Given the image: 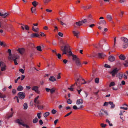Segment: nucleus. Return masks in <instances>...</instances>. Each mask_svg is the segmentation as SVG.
<instances>
[{"mask_svg":"<svg viewBox=\"0 0 128 128\" xmlns=\"http://www.w3.org/2000/svg\"><path fill=\"white\" fill-rule=\"evenodd\" d=\"M37 107L38 109L41 110L42 109L43 107L42 106L38 105Z\"/></svg>","mask_w":128,"mask_h":128,"instance_id":"48","label":"nucleus"},{"mask_svg":"<svg viewBox=\"0 0 128 128\" xmlns=\"http://www.w3.org/2000/svg\"><path fill=\"white\" fill-rule=\"evenodd\" d=\"M32 4L33 6L35 7H36L38 4V3L36 1H34L32 2Z\"/></svg>","mask_w":128,"mask_h":128,"instance_id":"34","label":"nucleus"},{"mask_svg":"<svg viewBox=\"0 0 128 128\" xmlns=\"http://www.w3.org/2000/svg\"><path fill=\"white\" fill-rule=\"evenodd\" d=\"M21 25L23 26H24L25 29L26 30H29V27L27 25H24L23 24H21Z\"/></svg>","mask_w":128,"mask_h":128,"instance_id":"35","label":"nucleus"},{"mask_svg":"<svg viewBox=\"0 0 128 128\" xmlns=\"http://www.w3.org/2000/svg\"><path fill=\"white\" fill-rule=\"evenodd\" d=\"M23 89V87L21 86H19L17 88V90L18 91H21Z\"/></svg>","mask_w":128,"mask_h":128,"instance_id":"19","label":"nucleus"},{"mask_svg":"<svg viewBox=\"0 0 128 128\" xmlns=\"http://www.w3.org/2000/svg\"><path fill=\"white\" fill-rule=\"evenodd\" d=\"M32 30L34 32H37L39 30V29L38 28L35 29L34 28V27L33 26L32 27Z\"/></svg>","mask_w":128,"mask_h":128,"instance_id":"36","label":"nucleus"},{"mask_svg":"<svg viewBox=\"0 0 128 128\" xmlns=\"http://www.w3.org/2000/svg\"><path fill=\"white\" fill-rule=\"evenodd\" d=\"M125 111H123L122 110H120V113L119 114V115L122 116L123 115V112H125Z\"/></svg>","mask_w":128,"mask_h":128,"instance_id":"46","label":"nucleus"},{"mask_svg":"<svg viewBox=\"0 0 128 128\" xmlns=\"http://www.w3.org/2000/svg\"><path fill=\"white\" fill-rule=\"evenodd\" d=\"M106 123H108V124H109V125L110 126H112V124L110 123V122L108 119H106Z\"/></svg>","mask_w":128,"mask_h":128,"instance_id":"31","label":"nucleus"},{"mask_svg":"<svg viewBox=\"0 0 128 128\" xmlns=\"http://www.w3.org/2000/svg\"><path fill=\"white\" fill-rule=\"evenodd\" d=\"M56 112V111L54 109H53L52 110V113L53 114H55Z\"/></svg>","mask_w":128,"mask_h":128,"instance_id":"44","label":"nucleus"},{"mask_svg":"<svg viewBox=\"0 0 128 128\" xmlns=\"http://www.w3.org/2000/svg\"><path fill=\"white\" fill-rule=\"evenodd\" d=\"M67 103L68 104H71L72 102V101L70 100V98L68 99L67 101Z\"/></svg>","mask_w":128,"mask_h":128,"instance_id":"45","label":"nucleus"},{"mask_svg":"<svg viewBox=\"0 0 128 128\" xmlns=\"http://www.w3.org/2000/svg\"><path fill=\"white\" fill-rule=\"evenodd\" d=\"M121 39L124 42H128V40L126 38L122 37L121 38Z\"/></svg>","mask_w":128,"mask_h":128,"instance_id":"22","label":"nucleus"},{"mask_svg":"<svg viewBox=\"0 0 128 128\" xmlns=\"http://www.w3.org/2000/svg\"><path fill=\"white\" fill-rule=\"evenodd\" d=\"M81 8L84 9V10H86L87 9V6H84L82 5Z\"/></svg>","mask_w":128,"mask_h":128,"instance_id":"40","label":"nucleus"},{"mask_svg":"<svg viewBox=\"0 0 128 128\" xmlns=\"http://www.w3.org/2000/svg\"><path fill=\"white\" fill-rule=\"evenodd\" d=\"M8 52L9 53V56L8 57V59L9 60H13L15 65H17L18 64L16 60L19 58V56L16 54H13L12 55L11 54V50L10 49H8Z\"/></svg>","mask_w":128,"mask_h":128,"instance_id":"1","label":"nucleus"},{"mask_svg":"<svg viewBox=\"0 0 128 128\" xmlns=\"http://www.w3.org/2000/svg\"><path fill=\"white\" fill-rule=\"evenodd\" d=\"M124 12L123 11H121L120 12V16L121 17H122L123 16V15L124 14Z\"/></svg>","mask_w":128,"mask_h":128,"instance_id":"60","label":"nucleus"},{"mask_svg":"<svg viewBox=\"0 0 128 128\" xmlns=\"http://www.w3.org/2000/svg\"><path fill=\"white\" fill-rule=\"evenodd\" d=\"M39 97V96H37L36 97L34 100V102L37 104H39V102L38 101V98Z\"/></svg>","mask_w":128,"mask_h":128,"instance_id":"20","label":"nucleus"},{"mask_svg":"<svg viewBox=\"0 0 128 128\" xmlns=\"http://www.w3.org/2000/svg\"><path fill=\"white\" fill-rule=\"evenodd\" d=\"M50 114V113L48 112H46L44 113V116L46 118Z\"/></svg>","mask_w":128,"mask_h":128,"instance_id":"30","label":"nucleus"},{"mask_svg":"<svg viewBox=\"0 0 128 128\" xmlns=\"http://www.w3.org/2000/svg\"><path fill=\"white\" fill-rule=\"evenodd\" d=\"M72 111L68 113L67 114H66V115H65L64 116V117H66L69 116V115L70 114H72Z\"/></svg>","mask_w":128,"mask_h":128,"instance_id":"52","label":"nucleus"},{"mask_svg":"<svg viewBox=\"0 0 128 128\" xmlns=\"http://www.w3.org/2000/svg\"><path fill=\"white\" fill-rule=\"evenodd\" d=\"M38 119L37 118H35L32 120V122L36 124L38 122Z\"/></svg>","mask_w":128,"mask_h":128,"instance_id":"29","label":"nucleus"},{"mask_svg":"<svg viewBox=\"0 0 128 128\" xmlns=\"http://www.w3.org/2000/svg\"><path fill=\"white\" fill-rule=\"evenodd\" d=\"M60 73H59L58 74L57 76V78L58 79H60L61 78V76H60Z\"/></svg>","mask_w":128,"mask_h":128,"instance_id":"61","label":"nucleus"},{"mask_svg":"<svg viewBox=\"0 0 128 128\" xmlns=\"http://www.w3.org/2000/svg\"><path fill=\"white\" fill-rule=\"evenodd\" d=\"M128 42H124L123 44V47L124 48H126L128 46Z\"/></svg>","mask_w":128,"mask_h":128,"instance_id":"28","label":"nucleus"},{"mask_svg":"<svg viewBox=\"0 0 128 128\" xmlns=\"http://www.w3.org/2000/svg\"><path fill=\"white\" fill-rule=\"evenodd\" d=\"M6 96L5 94H2L1 92H0V98H3L4 100H5L4 98H6Z\"/></svg>","mask_w":128,"mask_h":128,"instance_id":"21","label":"nucleus"},{"mask_svg":"<svg viewBox=\"0 0 128 128\" xmlns=\"http://www.w3.org/2000/svg\"><path fill=\"white\" fill-rule=\"evenodd\" d=\"M49 80L50 81L52 82H54L56 81V80L55 78L53 76H50L49 78Z\"/></svg>","mask_w":128,"mask_h":128,"instance_id":"13","label":"nucleus"},{"mask_svg":"<svg viewBox=\"0 0 128 128\" xmlns=\"http://www.w3.org/2000/svg\"><path fill=\"white\" fill-rule=\"evenodd\" d=\"M119 57L120 58L121 60H124L125 59V56L124 55H122V54H121L119 56Z\"/></svg>","mask_w":128,"mask_h":128,"instance_id":"26","label":"nucleus"},{"mask_svg":"<svg viewBox=\"0 0 128 128\" xmlns=\"http://www.w3.org/2000/svg\"><path fill=\"white\" fill-rule=\"evenodd\" d=\"M115 85V84L114 82H112L110 83L109 85V87H110L111 86H114Z\"/></svg>","mask_w":128,"mask_h":128,"instance_id":"37","label":"nucleus"},{"mask_svg":"<svg viewBox=\"0 0 128 128\" xmlns=\"http://www.w3.org/2000/svg\"><path fill=\"white\" fill-rule=\"evenodd\" d=\"M16 122L19 124L25 126L27 128H30V127L28 126L24 123V122L22 119H18L16 120Z\"/></svg>","mask_w":128,"mask_h":128,"instance_id":"4","label":"nucleus"},{"mask_svg":"<svg viewBox=\"0 0 128 128\" xmlns=\"http://www.w3.org/2000/svg\"><path fill=\"white\" fill-rule=\"evenodd\" d=\"M102 111L103 112V113H104V114H105L106 115H108V114L106 111L104 110V109H102Z\"/></svg>","mask_w":128,"mask_h":128,"instance_id":"33","label":"nucleus"},{"mask_svg":"<svg viewBox=\"0 0 128 128\" xmlns=\"http://www.w3.org/2000/svg\"><path fill=\"white\" fill-rule=\"evenodd\" d=\"M69 46L68 45L65 46L64 47L63 46L61 47V50L63 52V54H66L67 52H68L70 56L72 54V52L70 51L68 52V49H70Z\"/></svg>","mask_w":128,"mask_h":128,"instance_id":"2","label":"nucleus"},{"mask_svg":"<svg viewBox=\"0 0 128 128\" xmlns=\"http://www.w3.org/2000/svg\"><path fill=\"white\" fill-rule=\"evenodd\" d=\"M38 87L37 86H34L32 88V90L34 91L36 93L39 94L40 91L38 90Z\"/></svg>","mask_w":128,"mask_h":128,"instance_id":"9","label":"nucleus"},{"mask_svg":"<svg viewBox=\"0 0 128 128\" xmlns=\"http://www.w3.org/2000/svg\"><path fill=\"white\" fill-rule=\"evenodd\" d=\"M4 64L3 62H0V67L2 66H3V65Z\"/></svg>","mask_w":128,"mask_h":128,"instance_id":"64","label":"nucleus"},{"mask_svg":"<svg viewBox=\"0 0 128 128\" xmlns=\"http://www.w3.org/2000/svg\"><path fill=\"white\" fill-rule=\"evenodd\" d=\"M16 90L15 89H13L12 90V93L14 94L16 93Z\"/></svg>","mask_w":128,"mask_h":128,"instance_id":"59","label":"nucleus"},{"mask_svg":"<svg viewBox=\"0 0 128 128\" xmlns=\"http://www.w3.org/2000/svg\"><path fill=\"white\" fill-rule=\"evenodd\" d=\"M116 76L118 77L119 79L121 80L123 77V74H120V73H118L117 74Z\"/></svg>","mask_w":128,"mask_h":128,"instance_id":"14","label":"nucleus"},{"mask_svg":"<svg viewBox=\"0 0 128 128\" xmlns=\"http://www.w3.org/2000/svg\"><path fill=\"white\" fill-rule=\"evenodd\" d=\"M19 71L21 72L22 74H23L24 73V70L22 69H20L19 70Z\"/></svg>","mask_w":128,"mask_h":128,"instance_id":"47","label":"nucleus"},{"mask_svg":"<svg viewBox=\"0 0 128 128\" xmlns=\"http://www.w3.org/2000/svg\"><path fill=\"white\" fill-rule=\"evenodd\" d=\"M72 32L73 34H74V36H76L78 38V35L79 34L80 32L78 31H73Z\"/></svg>","mask_w":128,"mask_h":128,"instance_id":"11","label":"nucleus"},{"mask_svg":"<svg viewBox=\"0 0 128 128\" xmlns=\"http://www.w3.org/2000/svg\"><path fill=\"white\" fill-rule=\"evenodd\" d=\"M8 15V13H5L4 14H2L0 12V16H2L4 18H5L6 16Z\"/></svg>","mask_w":128,"mask_h":128,"instance_id":"24","label":"nucleus"},{"mask_svg":"<svg viewBox=\"0 0 128 128\" xmlns=\"http://www.w3.org/2000/svg\"><path fill=\"white\" fill-rule=\"evenodd\" d=\"M87 22V20L84 19L83 20L78 22H76V25L77 26H80L82 25L83 24H85Z\"/></svg>","mask_w":128,"mask_h":128,"instance_id":"7","label":"nucleus"},{"mask_svg":"<svg viewBox=\"0 0 128 128\" xmlns=\"http://www.w3.org/2000/svg\"><path fill=\"white\" fill-rule=\"evenodd\" d=\"M31 10L32 13L36 11V9L35 8L32 7L31 8Z\"/></svg>","mask_w":128,"mask_h":128,"instance_id":"41","label":"nucleus"},{"mask_svg":"<svg viewBox=\"0 0 128 128\" xmlns=\"http://www.w3.org/2000/svg\"><path fill=\"white\" fill-rule=\"evenodd\" d=\"M109 104L111 106V108H113L115 107V105L113 104V102H109Z\"/></svg>","mask_w":128,"mask_h":128,"instance_id":"23","label":"nucleus"},{"mask_svg":"<svg viewBox=\"0 0 128 128\" xmlns=\"http://www.w3.org/2000/svg\"><path fill=\"white\" fill-rule=\"evenodd\" d=\"M106 22L104 20H100V22L98 23L101 25L105 26L106 24Z\"/></svg>","mask_w":128,"mask_h":128,"instance_id":"10","label":"nucleus"},{"mask_svg":"<svg viewBox=\"0 0 128 128\" xmlns=\"http://www.w3.org/2000/svg\"><path fill=\"white\" fill-rule=\"evenodd\" d=\"M15 113L14 111L13 108H12L10 109V111L9 112L8 114H7V118L9 119L10 118L12 117L13 114Z\"/></svg>","mask_w":128,"mask_h":128,"instance_id":"5","label":"nucleus"},{"mask_svg":"<svg viewBox=\"0 0 128 128\" xmlns=\"http://www.w3.org/2000/svg\"><path fill=\"white\" fill-rule=\"evenodd\" d=\"M72 57L73 60L75 62L76 65L79 66H81V64L80 62L79 59L78 58L76 55H73Z\"/></svg>","mask_w":128,"mask_h":128,"instance_id":"3","label":"nucleus"},{"mask_svg":"<svg viewBox=\"0 0 128 128\" xmlns=\"http://www.w3.org/2000/svg\"><path fill=\"white\" fill-rule=\"evenodd\" d=\"M18 95L19 98L21 99H22L25 98V94L23 92H18Z\"/></svg>","mask_w":128,"mask_h":128,"instance_id":"6","label":"nucleus"},{"mask_svg":"<svg viewBox=\"0 0 128 128\" xmlns=\"http://www.w3.org/2000/svg\"><path fill=\"white\" fill-rule=\"evenodd\" d=\"M36 48L37 49V50L39 51H41L42 50L41 48V47L40 46H37L36 47Z\"/></svg>","mask_w":128,"mask_h":128,"instance_id":"38","label":"nucleus"},{"mask_svg":"<svg viewBox=\"0 0 128 128\" xmlns=\"http://www.w3.org/2000/svg\"><path fill=\"white\" fill-rule=\"evenodd\" d=\"M51 0H44V2L45 4L48 3V2L50 1Z\"/></svg>","mask_w":128,"mask_h":128,"instance_id":"55","label":"nucleus"},{"mask_svg":"<svg viewBox=\"0 0 128 128\" xmlns=\"http://www.w3.org/2000/svg\"><path fill=\"white\" fill-rule=\"evenodd\" d=\"M58 35L60 37H62L63 36V34L61 32H59L58 33Z\"/></svg>","mask_w":128,"mask_h":128,"instance_id":"49","label":"nucleus"},{"mask_svg":"<svg viewBox=\"0 0 128 128\" xmlns=\"http://www.w3.org/2000/svg\"><path fill=\"white\" fill-rule=\"evenodd\" d=\"M108 60L110 62H113L115 60L114 57L112 56H110L108 58Z\"/></svg>","mask_w":128,"mask_h":128,"instance_id":"18","label":"nucleus"},{"mask_svg":"<svg viewBox=\"0 0 128 128\" xmlns=\"http://www.w3.org/2000/svg\"><path fill=\"white\" fill-rule=\"evenodd\" d=\"M100 125L102 127L105 128L107 125L106 124H104L102 123Z\"/></svg>","mask_w":128,"mask_h":128,"instance_id":"50","label":"nucleus"},{"mask_svg":"<svg viewBox=\"0 0 128 128\" xmlns=\"http://www.w3.org/2000/svg\"><path fill=\"white\" fill-rule=\"evenodd\" d=\"M108 104H109V102H106L104 103L103 106H108Z\"/></svg>","mask_w":128,"mask_h":128,"instance_id":"54","label":"nucleus"},{"mask_svg":"<svg viewBox=\"0 0 128 128\" xmlns=\"http://www.w3.org/2000/svg\"><path fill=\"white\" fill-rule=\"evenodd\" d=\"M39 36V34H38L34 33L32 34L31 35V37L32 38H35L38 37Z\"/></svg>","mask_w":128,"mask_h":128,"instance_id":"17","label":"nucleus"},{"mask_svg":"<svg viewBox=\"0 0 128 128\" xmlns=\"http://www.w3.org/2000/svg\"><path fill=\"white\" fill-rule=\"evenodd\" d=\"M95 82L96 83H98L99 82V78H96L95 79Z\"/></svg>","mask_w":128,"mask_h":128,"instance_id":"39","label":"nucleus"},{"mask_svg":"<svg viewBox=\"0 0 128 128\" xmlns=\"http://www.w3.org/2000/svg\"><path fill=\"white\" fill-rule=\"evenodd\" d=\"M19 53L21 54H22L24 52V48H19L18 50Z\"/></svg>","mask_w":128,"mask_h":128,"instance_id":"15","label":"nucleus"},{"mask_svg":"<svg viewBox=\"0 0 128 128\" xmlns=\"http://www.w3.org/2000/svg\"><path fill=\"white\" fill-rule=\"evenodd\" d=\"M23 106L24 107V110H26L28 108V105L27 103H24V104Z\"/></svg>","mask_w":128,"mask_h":128,"instance_id":"32","label":"nucleus"},{"mask_svg":"<svg viewBox=\"0 0 128 128\" xmlns=\"http://www.w3.org/2000/svg\"><path fill=\"white\" fill-rule=\"evenodd\" d=\"M104 66L106 68H110V66L109 65L106 64H105Z\"/></svg>","mask_w":128,"mask_h":128,"instance_id":"58","label":"nucleus"},{"mask_svg":"<svg viewBox=\"0 0 128 128\" xmlns=\"http://www.w3.org/2000/svg\"><path fill=\"white\" fill-rule=\"evenodd\" d=\"M123 76L124 77V78L125 79H126L127 78V77L126 75L125 74H124V75H123Z\"/></svg>","mask_w":128,"mask_h":128,"instance_id":"63","label":"nucleus"},{"mask_svg":"<svg viewBox=\"0 0 128 128\" xmlns=\"http://www.w3.org/2000/svg\"><path fill=\"white\" fill-rule=\"evenodd\" d=\"M39 122L40 125H42L43 123V122L42 120H40L39 121Z\"/></svg>","mask_w":128,"mask_h":128,"instance_id":"62","label":"nucleus"},{"mask_svg":"<svg viewBox=\"0 0 128 128\" xmlns=\"http://www.w3.org/2000/svg\"><path fill=\"white\" fill-rule=\"evenodd\" d=\"M118 70L117 68H116L114 69L112 71L110 72V74H112L113 77L115 76V75H117L118 74Z\"/></svg>","mask_w":128,"mask_h":128,"instance_id":"8","label":"nucleus"},{"mask_svg":"<svg viewBox=\"0 0 128 128\" xmlns=\"http://www.w3.org/2000/svg\"><path fill=\"white\" fill-rule=\"evenodd\" d=\"M6 69V66L5 65V64L3 65V66L1 68V70L2 71H4Z\"/></svg>","mask_w":128,"mask_h":128,"instance_id":"27","label":"nucleus"},{"mask_svg":"<svg viewBox=\"0 0 128 128\" xmlns=\"http://www.w3.org/2000/svg\"><path fill=\"white\" fill-rule=\"evenodd\" d=\"M83 103V101L82 99H78L76 102V104H82Z\"/></svg>","mask_w":128,"mask_h":128,"instance_id":"12","label":"nucleus"},{"mask_svg":"<svg viewBox=\"0 0 128 128\" xmlns=\"http://www.w3.org/2000/svg\"><path fill=\"white\" fill-rule=\"evenodd\" d=\"M57 56L58 58L61 59V55L60 54H58Z\"/></svg>","mask_w":128,"mask_h":128,"instance_id":"57","label":"nucleus"},{"mask_svg":"<svg viewBox=\"0 0 128 128\" xmlns=\"http://www.w3.org/2000/svg\"><path fill=\"white\" fill-rule=\"evenodd\" d=\"M106 18L110 21H111L112 19V16L110 14L107 15L106 16Z\"/></svg>","mask_w":128,"mask_h":128,"instance_id":"25","label":"nucleus"},{"mask_svg":"<svg viewBox=\"0 0 128 128\" xmlns=\"http://www.w3.org/2000/svg\"><path fill=\"white\" fill-rule=\"evenodd\" d=\"M40 114H41L40 112V113H37V116L38 117V118L39 119H40V118H41Z\"/></svg>","mask_w":128,"mask_h":128,"instance_id":"51","label":"nucleus"},{"mask_svg":"<svg viewBox=\"0 0 128 128\" xmlns=\"http://www.w3.org/2000/svg\"><path fill=\"white\" fill-rule=\"evenodd\" d=\"M99 114L100 116H102L104 115V114L103 112L102 111V110L100 111V112Z\"/></svg>","mask_w":128,"mask_h":128,"instance_id":"53","label":"nucleus"},{"mask_svg":"<svg viewBox=\"0 0 128 128\" xmlns=\"http://www.w3.org/2000/svg\"><path fill=\"white\" fill-rule=\"evenodd\" d=\"M98 56L99 58H103L106 56L105 54L103 53H98Z\"/></svg>","mask_w":128,"mask_h":128,"instance_id":"16","label":"nucleus"},{"mask_svg":"<svg viewBox=\"0 0 128 128\" xmlns=\"http://www.w3.org/2000/svg\"><path fill=\"white\" fill-rule=\"evenodd\" d=\"M124 64L125 66H128V62L127 61H125Z\"/></svg>","mask_w":128,"mask_h":128,"instance_id":"42","label":"nucleus"},{"mask_svg":"<svg viewBox=\"0 0 128 128\" xmlns=\"http://www.w3.org/2000/svg\"><path fill=\"white\" fill-rule=\"evenodd\" d=\"M120 108L121 109H123L125 110H127L128 109V108H124L122 107H120Z\"/></svg>","mask_w":128,"mask_h":128,"instance_id":"56","label":"nucleus"},{"mask_svg":"<svg viewBox=\"0 0 128 128\" xmlns=\"http://www.w3.org/2000/svg\"><path fill=\"white\" fill-rule=\"evenodd\" d=\"M55 89L54 88H52L51 89H50V92L52 93V94L53 92H54L55 91Z\"/></svg>","mask_w":128,"mask_h":128,"instance_id":"43","label":"nucleus"}]
</instances>
